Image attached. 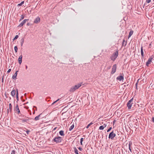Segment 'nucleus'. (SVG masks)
Segmentation results:
<instances>
[{
	"label": "nucleus",
	"mask_w": 154,
	"mask_h": 154,
	"mask_svg": "<svg viewBox=\"0 0 154 154\" xmlns=\"http://www.w3.org/2000/svg\"><path fill=\"white\" fill-rule=\"evenodd\" d=\"M29 20V19H26L23 20L22 22L19 25L18 27H21L23 26L26 22L27 21H28Z\"/></svg>",
	"instance_id": "0eeeda50"
},
{
	"label": "nucleus",
	"mask_w": 154,
	"mask_h": 154,
	"mask_svg": "<svg viewBox=\"0 0 154 154\" xmlns=\"http://www.w3.org/2000/svg\"><path fill=\"white\" fill-rule=\"evenodd\" d=\"M83 137H85V136L83 135Z\"/></svg>",
	"instance_id": "13d9d810"
},
{
	"label": "nucleus",
	"mask_w": 154,
	"mask_h": 154,
	"mask_svg": "<svg viewBox=\"0 0 154 154\" xmlns=\"http://www.w3.org/2000/svg\"><path fill=\"white\" fill-rule=\"evenodd\" d=\"M14 49L15 52L17 53V52L18 48L17 46H16L14 47Z\"/></svg>",
	"instance_id": "c756f323"
},
{
	"label": "nucleus",
	"mask_w": 154,
	"mask_h": 154,
	"mask_svg": "<svg viewBox=\"0 0 154 154\" xmlns=\"http://www.w3.org/2000/svg\"><path fill=\"white\" fill-rule=\"evenodd\" d=\"M14 111L15 113H17L19 115H20V114H21V113L17 104H16L15 106L14 107Z\"/></svg>",
	"instance_id": "20e7f679"
},
{
	"label": "nucleus",
	"mask_w": 154,
	"mask_h": 154,
	"mask_svg": "<svg viewBox=\"0 0 154 154\" xmlns=\"http://www.w3.org/2000/svg\"><path fill=\"white\" fill-rule=\"evenodd\" d=\"M123 75H120L118 76L117 78L116 79L118 80H119V81H121L122 80H124V75L122 74Z\"/></svg>",
	"instance_id": "1a4fd4ad"
},
{
	"label": "nucleus",
	"mask_w": 154,
	"mask_h": 154,
	"mask_svg": "<svg viewBox=\"0 0 154 154\" xmlns=\"http://www.w3.org/2000/svg\"><path fill=\"white\" fill-rule=\"evenodd\" d=\"M41 114H39V115H38V116H36V117H35V119H34V120H35V121H37V120H39V118Z\"/></svg>",
	"instance_id": "6ab92c4d"
},
{
	"label": "nucleus",
	"mask_w": 154,
	"mask_h": 154,
	"mask_svg": "<svg viewBox=\"0 0 154 154\" xmlns=\"http://www.w3.org/2000/svg\"><path fill=\"white\" fill-rule=\"evenodd\" d=\"M24 41V39L23 38H21V42H20V44L21 46H22L23 45V42Z\"/></svg>",
	"instance_id": "b1692460"
},
{
	"label": "nucleus",
	"mask_w": 154,
	"mask_h": 154,
	"mask_svg": "<svg viewBox=\"0 0 154 154\" xmlns=\"http://www.w3.org/2000/svg\"><path fill=\"white\" fill-rule=\"evenodd\" d=\"M81 86V84H78L77 85H75L74 86H72L69 90V91L70 92H73L80 88Z\"/></svg>",
	"instance_id": "f257e3e1"
},
{
	"label": "nucleus",
	"mask_w": 154,
	"mask_h": 154,
	"mask_svg": "<svg viewBox=\"0 0 154 154\" xmlns=\"http://www.w3.org/2000/svg\"><path fill=\"white\" fill-rule=\"evenodd\" d=\"M151 1V0H146V2L147 3H150Z\"/></svg>",
	"instance_id": "a19ab883"
},
{
	"label": "nucleus",
	"mask_w": 154,
	"mask_h": 154,
	"mask_svg": "<svg viewBox=\"0 0 154 154\" xmlns=\"http://www.w3.org/2000/svg\"><path fill=\"white\" fill-rule=\"evenodd\" d=\"M118 55V51H117L116 52L114 53L110 57L111 60L113 61H114L117 58Z\"/></svg>",
	"instance_id": "7ed1b4c3"
},
{
	"label": "nucleus",
	"mask_w": 154,
	"mask_h": 154,
	"mask_svg": "<svg viewBox=\"0 0 154 154\" xmlns=\"http://www.w3.org/2000/svg\"><path fill=\"white\" fill-rule=\"evenodd\" d=\"M26 69H27V66H26Z\"/></svg>",
	"instance_id": "5fc2aeb1"
},
{
	"label": "nucleus",
	"mask_w": 154,
	"mask_h": 154,
	"mask_svg": "<svg viewBox=\"0 0 154 154\" xmlns=\"http://www.w3.org/2000/svg\"><path fill=\"white\" fill-rule=\"evenodd\" d=\"M133 31L132 30L130 31L128 35V38H130L133 34Z\"/></svg>",
	"instance_id": "4be33fe9"
},
{
	"label": "nucleus",
	"mask_w": 154,
	"mask_h": 154,
	"mask_svg": "<svg viewBox=\"0 0 154 154\" xmlns=\"http://www.w3.org/2000/svg\"><path fill=\"white\" fill-rule=\"evenodd\" d=\"M104 128V126L101 125L99 127V129L100 130H103Z\"/></svg>",
	"instance_id": "2f4dec72"
},
{
	"label": "nucleus",
	"mask_w": 154,
	"mask_h": 154,
	"mask_svg": "<svg viewBox=\"0 0 154 154\" xmlns=\"http://www.w3.org/2000/svg\"><path fill=\"white\" fill-rule=\"evenodd\" d=\"M74 127V124H73L70 126V128H69V130L70 131H71L73 128Z\"/></svg>",
	"instance_id": "cd10ccee"
},
{
	"label": "nucleus",
	"mask_w": 154,
	"mask_h": 154,
	"mask_svg": "<svg viewBox=\"0 0 154 154\" xmlns=\"http://www.w3.org/2000/svg\"><path fill=\"white\" fill-rule=\"evenodd\" d=\"M141 55L142 56V58H143V47L142 46H141Z\"/></svg>",
	"instance_id": "2eb2a0df"
},
{
	"label": "nucleus",
	"mask_w": 154,
	"mask_h": 154,
	"mask_svg": "<svg viewBox=\"0 0 154 154\" xmlns=\"http://www.w3.org/2000/svg\"><path fill=\"white\" fill-rule=\"evenodd\" d=\"M9 98H10V99H11V97H9Z\"/></svg>",
	"instance_id": "bf43d9fd"
},
{
	"label": "nucleus",
	"mask_w": 154,
	"mask_h": 154,
	"mask_svg": "<svg viewBox=\"0 0 154 154\" xmlns=\"http://www.w3.org/2000/svg\"><path fill=\"white\" fill-rule=\"evenodd\" d=\"M24 3V1H22L20 3L18 4L17 5V6H21L22 5H23Z\"/></svg>",
	"instance_id": "c85d7f7f"
},
{
	"label": "nucleus",
	"mask_w": 154,
	"mask_h": 154,
	"mask_svg": "<svg viewBox=\"0 0 154 154\" xmlns=\"http://www.w3.org/2000/svg\"><path fill=\"white\" fill-rule=\"evenodd\" d=\"M11 154H16V152L14 150H13Z\"/></svg>",
	"instance_id": "e433bc0d"
},
{
	"label": "nucleus",
	"mask_w": 154,
	"mask_h": 154,
	"mask_svg": "<svg viewBox=\"0 0 154 154\" xmlns=\"http://www.w3.org/2000/svg\"><path fill=\"white\" fill-rule=\"evenodd\" d=\"M116 134L113 131H112L111 132H110L108 138L109 139H111L112 140H113L114 137L116 136Z\"/></svg>",
	"instance_id": "39448f33"
},
{
	"label": "nucleus",
	"mask_w": 154,
	"mask_h": 154,
	"mask_svg": "<svg viewBox=\"0 0 154 154\" xmlns=\"http://www.w3.org/2000/svg\"><path fill=\"white\" fill-rule=\"evenodd\" d=\"M125 40H123V42H122V45H123V44H124V42H125Z\"/></svg>",
	"instance_id": "09e8293b"
},
{
	"label": "nucleus",
	"mask_w": 154,
	"mask_h": 154,
	"mask_svg": "<svg viewBox=\"0 0 154 154\" xmlns=\"http://www.w3.org/2000/svg\"><path fill=\"white\" fill-rule=\"evenodd\" d=\"M137 82L136 84V87H137Z\"/></svg>",
	"instance_id": "3c124183"
},
{
	"label": "nucleus",
	"mask_w": 154,
	"mask_h": 154,
	"mask_svg": "<svg viewBox=\"0 0 154 154\" xmlns=\"http://www.w3.org/2000/svg\"><path fill=\"white\" fill-rule=\"evenodd\" d=\"M34 107H35V109H36V110H37V108L36 106H33Z\"/></svg>",
	"instance_id": "de8ad7c7"
},
{
	"label": "nucleus",
	"mask_w": 154,
	"mask_h": 154,
	"mask_svg": "<svg viewBox=\"0 0 154 154\" xmlns=\"http://www.w3.org/2000/svg\"><path fill=\"white\" fill-rule=\"evenodd\" d=\"M85 138L84 137L83 138V137L82 138L80 139V143L81 145H82V142L84 141V140L85 141L86 140V139H85Z\"/></svg>",
	"instance_id": "412c9836"
},
{
	"label": "nucleus",
	"mask_w": 154,
	"mask_h": 154,
	"mask_svg": "<svg viewBox=\"0 0 154 154\" xmlns=\"http://www.w3.org/2000/svg\"><path fill=\"white\" fill-rule=\"evenodd\" d=\"M56 128H54V129H53V130H55Z\"/></svg>",
	"instance_id": "864d4df0"
},
{
	"label": "nucleus",
	"mask_w": 154,
	"mask_h": 154,
	"mask_svg": "<svg viewBox=\"0 0 154 154\" xmlns=\"http://www.w3.org/2000/svg\"><path fill=\"white\" fill-rule=\"evenodd\" d=\"M133 98H132L131 99H130L128 102L129 103H132V102L133 101Z\"/></svg>",
	"instance_id": "c9c22d12"
},
{
	"label": "nucleus",
	"mask_w": 154,
	"mask_h": 154,
	"mask_svg": "<svg viewBox=\"0 0 154 154\" xmlns=\"http://www.w3.org/2000/svg\"><path fill=\"white\" fill-rule=\"evenodd\" d=\"M40 18L39 17H38L34 20V23L35 24L38 23L40 21Z\"/></svg>",
	"instance_id": "6e6552de"
},
{
	"label": "nucleus",
	"mask_w": 154,
	"mask_h": 154,
	"mask_svg": "<svg viewBox=\"0 0 154 154\" xmlns=\"http://www.w3.org/2000/svg\"><path fill=\"white\" fill-rule=\"evenodd\" d=\"M16 94V90L14 89L11 92V95L13 97H15V95Z\"/></svg>",
	"instance_id": "4468645a"
},
{
	"label": "nucleus",
	"mask_w": 154,
	"mask_h": 154,
	"mask_svg": "<svg viewBox=\"0 0 154 154\" xmlns=\"http://www.w3.org/2000/svg\"><path fill=\"white\" fill-rule=\"evenodd\" d=\"M16 97L17 99V100H18L19 98H18V90L17 89V92H16Z\"/></svg>",
	"instance_id": "bb28decb"
},
{
	"label": "nucleus",
	"mask_w": 154,
	"mask_h": 154,
	"mask_svg": "<svg viewBox=\"0 0 154 154\" xmlns=\"http://www.w3.org/2000/svg\"><path fill=\"white\" fill-rule=\"evenodd\" d=\"M117 69V65L116 64H114L112 68V70L111 72V73L112 74H114L116 71Z\"/></svg>",
	"instance_id": "423d86ee"
},
{
	"label": "nucleus",
	"mask_w": 154,
	"mask_h": 154,
	"mask_svg": "<svg viewBox=\"0 0 154 154\" xmlns=\"http://www.w3.org/2000/svg\"><path fill=\"white\" fill-rule=\"evenodd\" d=\"M28 123L30 124V123H32L33 122V119L31 118H28Z\"/></svg>",
	"instance_id": "a211bd4d"
},
{
	"label": "nucleus",
	"mask_w": 154,
	"mask_h": 154,
	"mask_svg": "<svg viewBox=\"0 0 154 154\" xmlns=\"http://www.w3.org/2000/svg\"><path fill=\"white\" fill-rule=\"evenodd\" d=\"M9 113V109H8V110H7V114H8Z\"/></svg>",
	"instance_id": "8fccbe9b"
},
{
	"label": "nucleus",
	"mask_w": 154,
	"mask_h": 154,
	"mask_svg": "<svg viewBox=\"0 0 154 154\" xmlns=\"http://www.w3.org/2000/svg\"><path fill=\"white\" fill-rule=\"evenodd\" d=\"M132 145V143L131 141H130L129 143L128 146L129 149L131 152H132L131 149V146Z\"/></svg>",
	"instance_id": "dca6fc26"
},
{
	"label": "nucleus",
	"mask_w": 154,
	"mask_h": 154,
	"mask_svg": "<svg viewBox=\"0 0 154 154\" xmlns=\"http://www.w3.org/2000/svg\"><path fill=\"white\" fill-rule=\"evenodd\" d=\"M133 103H129L128 102L127 104V106L128 107V109H131V107Z\"/></svg>",
	"instance_id": "9d476101"
},
{
	"label": "nucleus",
	"mask_w": 154,
	"mask_h": 154,
	"mask_svg": "<svg viewBox=\"0 0 154 154\" xmlns=\"http://www.w3.org/2000/svg\"><path fill=\"white\" fill-rule=\"evenodd\" d=\"M151 62H152L150 61V60H148V61L146 63V65L147 66H148L149 64H150Z\"/></svg>",
	"instance_id": "5701e85b"
},
{
	"label": "nucleus",
	"mask_w": 154,
	"mask_h": 154,
	"mask_svg": "<svg viewBox=\"0 0 154 154\" xmlns=\"http://www.w3.org/2000/svg\"><path fill=\"white\" fill-rule=\"evenodd\" d=\"M103 126H104V127H105L106 126V125L105 124H103Z\"/></svg>",
	"instance_id": "49530a36"
},
{
	"label": "nucleus",
	"mask_w": 154,
	"mask_h": 154,
	"mask_svg": "<svg viewBox=\"0 0 154 154\" xmlns=\"http://www.w3.org/2000/svg\"><path fill=\"white\" fill-rule=\"evenodd\" d=\"M59 100V99H57V100H56V101H55L53 103H52L51 105V106H53V105H54V104L55 103H56Z\"/></svg>",
	"instance_id": "7c9ffc66"
},
{
	"label": "nucleus",
	"mask_w": 154,
	"mask_h": 154,
	"mask_svg": "<svg viewBox=\"0 0 154 154\" xmlns=\"http://www.w3.org/2000/svg\"><path fill=\"white\" fill-rule=\"evenodd\" d=\"M9 109L10 110V112L11 113L12 110V106L11 104V103L9 104Z\"/></svg>",
	"instance_id": "f3484780"
},
{
	"label": "nucleus",
	"mask_w": 154,
	"mask_h": 154,
	"mask_svg": "<svg viewBox=\"0 0 154 154\" xmlns=\"http://www.w3.org/2000/svg\"><path fill=\"white\" fill-rule=\"evenodd\" d=\"M11 71V69H9L7 71V73H9Z\"/></svg>",
	"instance_id": "79ce46f5"
},
{
	"label": "nucleus",
	"mask_w": 154,
	"mask_h": 154,
	"mask_svg": "<svg viewBox=\"0 0 154 154\" xmlns=\"http://www.w3.org/2000/svg\"><path fill=\"white\" fill-rule=\"evenodd\" d=\"M112 127H109V128L107 130V132H109L112 129Z\"/></svg>",
	"instance_id": "58836bf2"
},
{
	"label": "nucleus",
	"mask_w": 154,
	"mask_h": 154,
	"mask_svg": "<svg viewBox=\"0 0 154 154\" xmlns=\"http://www.w3.org/2000/svg\"><path fill=\"white\" fill-rule=\"evenodd\" d=\"M22 55H21L19 56V58H18V62L20 64H21L22 63Z\"/></svg>",
	"instance_id": "ddd939ff"
},
{
	"label": "nucleus",
	"mask_w": 154,
	"mask_h": 154,
	"mask_svg": "<svg viewBox=\"0 0 154 154\" xmlns=\"http://www.w3.org/2000/svg\"><path fill=\"white\" fill-rule=\"evenodd\" d=\"M3 78L2 79V82H3Z\"/></svg>",
	"instance_id": "4d7b16f0"
},
{
	"label": "nucleus",
	"mask_w": 154,
	"mask_h": 154,
	"mask_svg": "<svg viewBox=\"0 0 154 154\" xmlns=\"http://www.w3.org/2000/svg\"><path fill=\"white\" fill-rule=\"evenodd\" d=\"M18 37H19V36L18 35H16L15 36V37H14V38L13 39V41H14L16 39H17V38H18Z\"/></svg>",
	"instance_id": "473e14b6"
},
{
	"label": "nucleus",
	"mask_w": 154,
	"mask_h": 154,
	"mask_svg": "<svg viewBox=\"0 0 154 154\" xmlns=\"http://www.w3.org/2000/svg\"><path fill=\"white\" fill-rule=\"evenodd\" d=\"M30 132V131L29 130H27L26 131V134H27V135H26V134L25 135L26 136H27V135H29Z\"/></svg>",
	"instance_id": "72a5a7b5"
},
{
	"label": "nucleus",
	"mask_w": 154,
	"mask_h": 154,
	"mask_svg": "<svg viewBox=\"0 0 154 154\" xmlns=\"http://www.w3.org/2000/svg\"><path fill=\"white\" fill-rule=\"evenodd\" d=\"M18 72V71H17L16 72L14 73V75H13L12 77V78L14 79H16L17 78V72Z\"/></svg>",
	"instance_id": "f8f14e48"
},
{
	"label": "nucleus",
	"mask_w": 154,
	"mask_h": 154,
	"mask_svg": "<svg viewBox=\"0 0 154 154\" xmlns=\"http://www.w3.org/2000/svg\"><path fill=\"white\" fill-rule=\"evenodd\" d=\"M152 121L153 122H154V117H153L152 118Z\"/></svg>",
	"instance_id": "c03bdc74"
},
{
	"label": "nucleus",
	"mask_w": 154,
	"mask_h": 154,
	"mask_svg": "<svg viewBox=\"0 0 154 154\" xmlns=\"http://www.w3.org/2000/svg\"><path fill=\"white\" fill-rule=\"evenodd\" d=\"M153 57H152V56H151V57H149V58L148 59V60H150V61H151L152 62V59H153Z\"/></svg>",
	"instance_id": "4c0bfd02"
},
{
	"label": "nucleus",
	"mask_w": 154,
	"mask_h": 154,
	"mask_svg": "<svg viewBox=\"0 0 154 154\" xmlns=\"http://www.w3.org/2000/svg\"><path fill=\"white\" fill-rule=\"evenodd\" d=\"M32 25V24L31 23H27V25L28 26H31Z\"/></svg>",
	"instance_id": "ea45409f"
},
{
	"label": "nucleus",
	"mask_w": 154,
	"mask_h": 154,
	"mask_svg": "<svg viewBox=\"0 0 154 154\" xmlns=\"http://www.w3.org/2000/svg\"><path fill=\"white\" fill-rule=\"evenodd\" d=\"M24 15L23 14L22 15L20 16V20H19V22H20L22 20H23L24 19Z\"/></svg>",
	"instance_id": "a878e982"
},
{
	"label": "nucleus",
	"mask_w": 154,
	"mask_h": 154,
	"mask_svg": "<svg viewBox=\"0 0 154 154\" xmlns=\"http://www.w3.org/2000/svg\"><path fill=\"white\" fill-rule=\"evenodd\" d=\"M63 140L62 137L58 136L55 137L52 140V142H55L56 143H60Z\"/></svg>",
	"instance_id": "f03ea898"
},
{
	"label": "nucleus",
	"mask_w": 154,
	"mask_h": 154,
	"mask_svg": "<svg viewBox=\"0 0 154 154\" xmlns=\"http://www.w3.org/2000/svg\"><path fill=\"white\" fill-rule=\"evenodd\" d=\"M59 133L60 135L61 136H64V131L62 130L60 131L59 132Z\"/></svg>",
	"instance_id": "aec40b11"
},
{
	"label": "nucleus",
	"mask_w": 154,
	"mask_h": 154,
	"mask_svg": "<svg viewBox=\"0 0 154 154\" xmlns=\"http://www.w3.org/2000/svg\"><path fill=\"white\" fill-rule=\"evenodd\" d=\"M93 124V123L91 122V123L89 124L88 125H87V128H88L89 126H91V125Z\"/></svg>",
	"instance_id": "f704fd0d"
},
{
	"label": "nucleus",
	"mask_w": 154,
	"mask_h": 154,
	"mask_svg": "<svg viewBox=\"0 0 154 154\" xmlns=\"http://www.w3.org/2000/svg\"><path fill=\"white\" fill-rule=\"evenodd\" d=\"M35 113V111H34V112H33V114H34Z\"/></svg>",
	"instance_id": "6e6d98bb"
},
{
	"label": "nucleus",
	"mask_w": 154,
	"mask_h": 154,
	"mask_svg": "<svg viewBox=\"0 0 154 154\" xmlns=\"http://www.w3.org/2000/svg\"><path fill=\"white\" fill-rule=\"evenodd\" d=\"M74 151L75 153L76 154H79L78 152V150L75 147L74 148Z\"/></svg>",
	"instance_id": "393cba45"
},
{
	"label": "nucleus",
	"mask_w": 154,
	"mask_h": 154,
	"mask_svg": "<svg viewBox=\"0 0 154 154\" xmlns=\"http://www.w3.org/2000/svg\"><path fill=\"white\" fill-rule=\"evenodd\" d=\"M28 117H27L26 119L22 118L20 120L22 121V122H26L28 123Z\"/></svg>",
	"instance_id": "9b49d317"
},
{
	"label": "nucleus",
	"mask_w": 154,
	"mask_h": 154,
	"mask_svg": "<svg viewBox=\"0 0 154 154\" xmlns=\"http://www.w3.org/2000/svg\"><path fill=\"white\" fill-rule=\"evenodd\" d=\"M19 116L20 117H23L24 116L23 115H22L21 113V114H20V115H19Z\"/></svg>",
	"instance_id": "37998d69"
},
{
	"label": "nucleus",
	"mask_w": 154,
	"mask_h": 154,
	"mask_svg": "<svg viewBox=\"0 0 154 154\" xmlns=\"http://www.w3.org/2000/svg\"><path fill=\"white\" fill-rule=\"evenodd\" d=\"M78 149H79V150H80V151H82V149L80 147H79L78 148Z\"/></svg>",
	"instance_id": "a18cd8bd"
},
{
	"label": "nucleus",
	"mask_w": 154,
	"mask_h": 154,
	"mask_svg": "<svg viewBox=\"0 0 154 154\" xmlns=\"http://www.w3.org/2000/svg\"><path fill=\"white\" fill-rule=\"evenodd\" d=\"M111 68V66H109V67H108V69H110Z\"/></svg>",
	"instance_id": "603ef678"
}]
</instances>
